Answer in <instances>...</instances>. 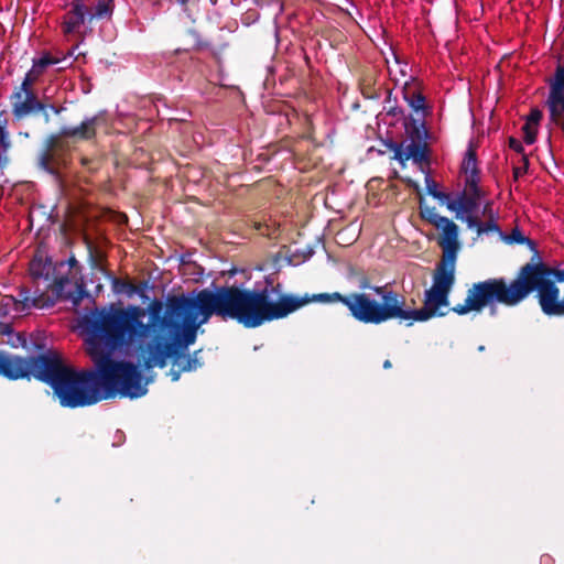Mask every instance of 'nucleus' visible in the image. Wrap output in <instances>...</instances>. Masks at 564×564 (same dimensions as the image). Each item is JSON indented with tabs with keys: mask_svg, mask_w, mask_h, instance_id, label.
<instances>
[{
	"mask_svg": "<svg viewBox=\"0 0 564 564\" xmlns=\"http://www.w3.org/2000/svg\"><path fill=\"white\" fill-rule=\"evenodd\" d=\"M59 62H61V59L52 57L47 54L41 56L37 59H34L31 69L25 74V76L21 83L20 89L32 90V85L41 76L43 70L48 65H55V64H58Z\"/></svg>",
	"mask_w": 564,
	"mask_h": 564,
	"instance_id": "nucleus-12",
	"label": "nucleus"
},
{
	"mask_svg": "<svg viewBox=\"0 0 564 564\" xmlns=\"http://www.w3.org/2000/svg\"><path fill=\"white\" fill-rule=\"evenodd\" d=\"M172 381H177L180 379V371L171 370L170 373Z\"/></svg>",
	"mask_w": 564,
	"mask_h": 564,
	"instance_id": "nucleus-28",
	"label": "nucleus"
},
{
	"mask_svg": "<svg viewBox=\"0 0 564 564\" xmlns=\"http://www.w3.org/2000/svg\"><path fill=\"white\" fill-rule=\"evenodd\" d=\"M11 140L7 130V122L0 120V169H3L9 162V151Z\"/></svg>",
	"mask_w": 564,
	"mask_h": 564,
	"instance_id": "nucleus-16",
	"label": "nucleus"
},
{
	"mask_svg": "<svg viewBox=\"0 0 564 564\" xmlns=\"http://www.w3.org/2000/svg\"><path fill=\"white\" fill-rule=\"evenodd\" d=\"M44 106L37 101L32 90L19 89L12 96V109L13 113L18 118H22L31 113L43 109Z\"/></svg>",
	"mask_w": 564,
	"mask_h": 564,
	"instance_id": "nucleus-9",
	"label": "nucleus"
},
{
	"mask_svg": "<svg viewBox=\"0 0 564 564\" xmlns=\"http://www.w3.org/2000/svg\"><path fill=\"white\" fill-rule=\"evenodd\" d=\"M3 334L8 337L7 343L10 346L14 348L25 346V338L21 334L14 333L12 329H10V327H6Z\"/></svg>",
	"mask_w": 564,
	"mask_h": 564,
	"instance_id": "nucleus-20",
	"label": "nucleus"
},
{
	"mask_svg": "<svg viewBox=\"0 0 564 564\" xmlns=\"http://www.w3.org/2000/svg\"><path fill=\"white\" fill-rule=\"evenodd\" d=\"M76 261L72 259L68 263L62 261L53 265L52 261L42 254H36L30 263V274L36 282V289L32 295L44 294L54 297V285L57 281L65 279L68 281L65 289L76 294L80 291L82 299L85 296V284L83 281H73V270H75Z\"/></svg>",
	"mask_w": 564,
	"mask_h": 564,
	"instance_id": "nucleus-5",
	"label": "nucleus"
},
{
	"mask_svg": "<svg viewBox=\"0 0 564 564\" xmlns=\"http://www.w3.org/2000/svg\"><path fill=\"white\" fill-rule=\"evenodd\" d=\"M89 13L82 2V0H74L72 9L67 12L63 22V32L65 34H73L78 32L79 28L84 24Z\"/></svg>",
	"mask_w": 564,
	"mask_h": 564,
	"instance_id": "nucleus-10",
	"label": "nucleus"
},
{
	"mask_svg": "<svg viewBox=\"0 0 564 564\" xmlns=\"http://www.w3.org/2000/svg\"><path fill=\"white\" fill-rule=\"evenodd\" d=\"M369 290L380 301L375 299L371 293L366 292H355L348 295H341L338 292L321 293L315 296V300L324 303L341 302L355 319L365 324L379 325L390 319L403 321V295L387 286H369Z\"/></svg>",
	"mask_w": 564,
	"mask_h": 564,
	"instance_id": "nucleus-3",
	"label": "nucleus"
},
{
	"mask_svg": "<svg viewBox=\"0 0 564 564\" xmlns=\"http://www.w3.org/2000/svg\"><path fill=\"white\" fill-rule=\"evenodd\" d=\"M532 291H536L539 304L545 315L563 316L560 290L551 278V270L542 263H527L510 282L503 278H495L473 284L464 303L453 306L452 311L458 315H466L496 304L516 306Z\"/></svg>",
	"mask_w": 564,
	"mask_h": 564,
	"instance_id": "nucleus-2",
	"label": "nucleus"
},
{
	"mask_svg": "<svg viewBox=\"0 0 564 564\" xmlns=\"http://www.w3.org/2000/svg\"><path fill=\"white\" fill-rule=\"evenodd\" d=\"M462 172L465 177V186L467 188H476L479 183V171L477 166L476 153L469 149L462 163Z\"/></svg>",
	"mask_w": 564,
	"mask_h": 564,
	"instance_id": "nucleus-15",
	"label": "nucleus"
},
{
	"mask_svg": "<svg viewBox=\"0 0 564 564\" xmlns=\"http://www.w3.org/2000/svg\"><path fill=\"white\" fill-rule=\"evenodd\" d=\"M68 283L65 279L57 281L54 285V297L45 296L44 294L32 295V292L26 289H21L19 297L12 295L0 296V315L21 314L31 308H48L53 306L58 300H69L74 305L82 301V293L77 291L73 294L66 290Z\"/></svg>",
	"mask_w": 564,
	"mask_h": 564,
	"instance_id": "nucleus-6",
	"label": "nucleus"
},
{
	"mask_svg": "<svg viewBox=\"0 0 564 564\" xmlns=\"http://www.w3.org/2000/svg\"><path fill=\"white\" fill-rule=\"evenodd\" d=\"M503 240L507 243H531V241L524 237L518 228H514L508 236H505Z\"/></svg>",
	"mask_w": 564,
	"mask_h": 564,
	"instance_id": "nucleus-21",
	"label": "nucleus"
},
{
	"mask_svg": "<svg viewBox=\"0 0 564 564\" xmlns=\"http://www.w3.org/2000/svg\"><path fill=\"white\" fill-rule=\"evenodd\" d=\"M510 148L514 149L516 151H520L522 147L516 139H510Z\"/></svg>",
	"mask_w": 564,
	"mask_h": 564,
	"instance_id": "nucleus-27",
	"label": "nucleus"
},
{
	"mask_svg": "<svg viewBox=\"0 0 564 564\" xmlns=\"http://www.w3.org/2000/svg\"><path fill=\"white\" fill-rule=\"evenodd\" d=\"M393 159L397 160L402 166L405 165V162L412 160L416 164H421L426 160L424 149L414 143L410 142L408 144H399L394 148Z\"/></svg>",
	"mask_w": 564,
	"mask_h": 564,
	"instance_id": "nucleus-11",
	"label": "nucleus"
},
{
	"mask_svg": "<svg viewBox=\"0 0 564 564\" xmlns=\"http://www.w3.org/2000/svg\"><path fill=\"white\" fill-rule=\"evenodd\" d=\"M112 282H113L115 292L120 293L121 290L118 289L119 281L117 279H113Z\"/></svg>",
	"mask_w": 564,
	"mask_h": 564,
	"instance_id": "nucleus-29",
	"label": "nucleus"
},
{
	"mask_svg": "<svg viewBox=\"0 0 564 564\" xmlns=\"http://www.w3.org/2000/svg\"><path fill=\"white\" fill-rule=\"evenodd\" d=\"M554 278L557 282H564V267H560L555 270H551V278Z\"/></svg>",
	"mask_w": 564,
	"mask_h": 564,
	"instance_id": "nucleus-26",
	"label": "nucleus"
},
{
	"mask_svg": "<svg viewBox=\"0 0 564 564\" xmlns=\"http://www.w3.org/2000/svg\"><path fill=\"white\" fill-rule=\"evenodd\" d=\"M101 120L100 116H95L84 120L78 127H64L61 134L69 138L83 140L91 139L95 135L96 126Z\"/></svg>",
	"mask_w": 564,
	"mask_h": 564,
	"instance_id": "nucleus-13",
	"label": "nucleus"
},
{
	"mask_svg": "<svg viewBox=\"0 0 564 564\" xmlns=\"http://www.w3.org/2000/svg\"><path fill=\"white\" fill-rule=\"evenodd\" d=\"M409 105H410V106H411V108H412V109H414L415 111L423 110V109H424V106H425V98H424L421 94L413 95V96L409 99Z\"/></svg>",
	"mask_w": 564,
	"mask_h": 564,
	"instance_id": "nucleus-24",
	"label": "nucleus"
},
{
	"mask_svg": "<svg viewBox=\"0 0 564 564\" xmlns=\"http://www.w3.org/2000/svg\"><path fill=\"white\" fill-rule=\"evenodd\" d=\"M435 228L442 232L440 245L443 249V258L438 265L455 269L456 256L459 249L458 226L445 217Z\"/></svg>",
	"mask_w": 564,
	"mask_h": 564,
	"instance_id": "nucleus-8",
	"label": "nucleus"
},
{
	"mask_svg": "<svg viewBox=\"0 0 564 564\" xmlns=\"http://www.w3.org/2000/svg\"><path fill=\"white\" fill-rule=\"evenodd\" d=\"M524 131V140L527 143L532 144L535 141V135L538 132V126L529 124L528 122L523 126Z\"/></svg>",
	"mask_w": 564,
	"mask_h": 564,
	"instance_id": "nucleus-23",
	"label": "nucleus"
},
{
	"mask_svg": "<svg viewBox=\"0 0 564 564\" xmlns=\"http://www.w3.org/2000/svg\"><path fill=\"white\" fill-rule=\"evenodd\" d=\"M542 119V112L539 109H532L529 113L527 121L529 124L539 126L540 120Z\"/></svg>",
	"mask_w": 564,
	"mask_h": 564,
	"instance_id": "nucleus-25",
	"label": "nucleus"
},
{
	"mask_svg": "<svg viewBox=\"0 0 564 564\" xmlns=\"http://www.w3.org/2000/svg\"><path fill=\"white\" fill-rule=\"evenodd\" d=\"M425 186L427 193L434 198L445 203L447 202V199H449V196L447 194H444L437 189V184L430 176L425 177Z\"/></svg>",
	"mask_w": 564,
	"mask_h": 564,
	"instance_id": "nucleus-18",
	"label": "nucleus"
},
{
	"mask_svg": "<svg viewBox=\"0 0 564 564\" xmlns=\"http://www.w3.org/2000/svg\"><path fill=\"white\" fill-rule=\"evenodd\" d=\"M383 367H384L386 369L390 368V367H391V362H390L389 360H386V361L383 362Z\"/></svg>",
	"mask_w": 564,
	"mask_h": 564,
	"instance_id": "nucleus-30",
	"label": "nucleus"
},
{
	"mask_svg": "<svg viewBox=\"0 0 564 564\" xmlns=\"http://www.w3.org/2000/svg\"><path fill=\"white\" fill-rule=\"evenodd\" d=\"M420 214L423 219L433 225L434 227L442 223L445 216H441L435 207L426 205L423 200L420 202Z\"/></svg>",
	"mask_w": 564,
	"mask_h": 564,
	"instance_id": "nucleus-17",
	"label": "nucleus"
},
{
	"mask_svg": "<svg viewBox=\"0 0 564 564\" xmlns=\"http://www.w3.org/2000/svg\"><path fill=\"white\" fill-rule=\"evenodd\" d=\"M484 192L479 188H467L459 193L455 198H449L446 202V207L449 212L455 214V217L466 223L468 228L476 226V215L482 203Z\"/></svg>",
	"mask_w": 564,
	"mask_h": 564,
	"instance_id": "nucleus-7",
	"label": "nucleus"
},
{
	"mask_svg": "<svg viewBox=\"0 0 564 564\" xmlns=\"http://www.w3.org/2000/svg\"><path fill=\"white\" fill-rule=\"evenodd\" d=\"M110 0H99L95 7L94 13L89 14V19L104 18L111 14Z\"/></svg>",
	"mask_w": 564,
	"mask_h": 564,
	"instance_id": "nucleus-19",
	"label": "nucleus"
},
{
	"mask_svg": "<svg viewBox=\"0 0 564 564\" xmlns=\"http://www.w3.org/2000/svg\"><path fill=\"white\" fill-rule=\"evenodd\" d=\"M482 216L487 218V220L482 223L478 217H476V226L473 228L476 230L478 236L500 232L497 224L498 214L495 212L491 202H485L482 206Z\"/></svg>",
	"mask_w": 564,
	"mask_h": 564,
	"instance_id": "nucleus-14",
	"label": "nucleus"
},
{
	"mask_svg": "<svg viewBox=\"0 0 564 564\" xmlns=\"http://www.w3.org/2000/svg\"><path fill=\"white\" fill-rule=\"evenodd\" d=\"M175 364L178 365L182 371H192L198 367L197 359L192 357L177 358Z\"/></svg>",
	"mask_w": 564,
	"mask_h": 564,
	"instance_id": "nucleus-22",
	"label": "nucleus"
},
{
	"mask_svg": "<svg viewBox=\"0 0 564 564\" xmlns=\"http://www.w3.org/2000/svg\"><path fill=\"white\" fill-rule=\"evenodd\" d=\"M454 284L455 269L437 265L431 288L424 291L423 306L417 310L404 306L403 321L412 325L414 322H426L433 317L446 315Z\"/></svg>",
	"mask_w": 564,
	"mask_h": 564,
	"instance_id": "nucleus-4",
	"label": "nucleus"
},
{
	"mask_svg": "<svg viewBox=\"0 0 564 564\" xmlns=\"http://www.w3.org/2000/svg\"><path fill=\"white\" fill-rule=\"evenodd\" d=\"M213 315L231 318V286L170 296L165 307L160 300L147 308L111 304L87 321L85 344L94 371H75L56 351L31 358L0 351V376L10 380L33 376L48 383L65 408L116 395L140 398L148 392V381L137 366L113 357L135 349L145 368H163L177 346L195 343L198 328Z\"/></svg>",
	"mask_w": 564,
	"mask_h": 564,
	"instance_id": "nucleus-1",
	"label": "nucleus"
}]
</instances>
